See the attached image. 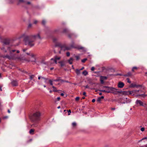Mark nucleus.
Returning a JSON list of instances; mask_svg holds the SVG:
<instances>
[{
	"label": "nucleus",
	"instance_id": "f257e3e1",
	"mask_svg": "<svg viewBox=\"0 0 147 147\" xmlns=\"http://www.w3.org/2000/svg\"><path fill=\"white\" fill-rule=\"evenodd\" d=\"M24 38V41L26 45H28L30 47H33L35 45L34 41L37 39H41V38L40 33L36 35H30L29 36L26 35L25 34H22L19 38Z\"/></svg>",
	"mask_w": 147,
	"mask_h": 147
},
{
	"label": "nucleus",
	"instance_id": "f03ea898",
	"mask_svg": "<svg viewBox=\"0 0 147 147\" xmlns=\"http://www.w3.org/2000/svg\"><path fill=\"white\" fill-rule=\"evenodd\" d=\"M41 114L39 111H37L34 113L30 117L31 121L35 122L38 121L40 118Z\"/></svg>",
	"mask_w": 147,
	"mask_h": 147
},
{
	"label": "nucleus",
	"instance_id": "7ed1b4c3",
	"mask_svg": "<svg viewBox=\"0 0 147 147\" xmlns=\"http://www.w3.org/2000/svg\"><path fill=\"white\" fill-rule=\"evenodd\" d=\"M55 46H59L61 47V49L65 51L68 50L70 49L71 48L70 47L66 46L65 45H62L60 43H58Z\"/></svg>",
	"mask_w": 147,
	"mask_h": 147
},
{
	"label": "nucleus",
	"instance_id": "20e7f679",
	"mask_svg": "<svg viewBox=\"0 0 147 147\" xmlns=\"http://www.w3.org/2000/svg\"><path fill=\"white\" fill-rule=\"evenodd\" d=\"M110 91V93H112L114 94H117L118 93H121L122 94V91H118L117 89L113 87L111 88Z\"/></svg>",
	"mask_w": 147,
	"mask_h": 147
},
{
	"label": "nucleus",
	"instance_id": "39448f33",
	"mask_svg": "<svg viewBox=\"0 0 147 147\" xmlns=\"http://www.w3.org/2000/svg\"><path fill=\"white\" fill-rule=\"evenodd\" d=\"M103 88H106V90H100V91L102 92H105L107 93H110L111 92L110 90L111 87H109L108 86H103Z\"/></svg>",
	"mask_w": 147,
	"mask_h": 147
},
{
	"label": "nucleus",
	"instance_id": "423d86ee",
	"mask_svg": "<svg viewBox=\"0 0 147 147\" xmlns=\"http://www.w3.org/2000/svg\"><path fill=\"white\" fill-rule=\"evenodd\" d=\"M11 59L14 60L18 59L20 61H21V58L19 57L18 56V55L15 54L13 55V54L11 55Z\"/></svg>",
	"mask_w": 147,
	"mask_h": 147
},
{
	"label": "nucleus",
	"instance_id": "0eeeda50",
	"mask_svg": "<svg viewBox=\"0 0 147 147\" xmlns=\"http://www.w3.org/2000/svg\"><path fill=\"white\" fill-rule=\"evenodd\" d=\"M2 42L3 45H8L10 43V40L9 38L5 39Z\"/></svg>",
	"mask_w": 147,
	"mask_h": 147
},
{
	"label": "nucleus",
	"instance_id": "6e6552de",
	"mask_svg": "<svg viewBox=\"0 0 147 147\" xmlns=\"http://www.w3.org/2000/svg\"><path fill=\"white\" fill-rule=\"evenodd\" d=\"M136 105L144 107L145 105H146V104L142 102L139 100H136Z\"/></svg>",
	"mask_w": 147,
	"mask_h": 147
},
{
	"label": "nucleus",
	"instance_id": "1a4fd4ad",
	"mask_svg": "<svg viewBox=\"0 0 147 147\" xmlns=\"http://www.w3.org/2000/svg\"><path fill=\"white\" fill-rule=\"evenodd\" d=\"M122 94H123L125 95H128V94H131L133 95H134V92L132 90L129 91H122Z\"/></svg>",
	"mask_w": 147,
	"mask_h": 147
},
{
	"label": "nucleus",
	"instance_id": "9d476101",
	"mask_svg": "<svg viewBox=\"0 0 147 147\" xmlns=\"http://www.w3.org/2000/svg\"><path fill=\"white\" fill-rule=\"evenodd\" d=\"M74 48L77 49L78 50H82L83 51H85L84 48L80 45H74Z\"/></svg>",
	"mask_w": 147,
	"mask_h": 147
},
{
	"label": "nucleus",
	"instance_id": "9b49d317",
	"mask_svg": "<svg viewBox=\"0 0 147 147\" xmlns=\"http://www.w3.org/2000/svg\"><path fill=\"white\" fill-rule=\"evenodd\" d=\"M11 84L12 86H17L18 85L17 81L16 80H13L11 82Z\"/></svg>",
	"mask_w": 147,
	"mask_h": 147
},
{
	"label": "nucleus",
	"instance_id": "f8f14e48",
	"mask_svg": "<svg viewBox=\"0 0 147 147\" xmlns=\"http://www.w3.org/2000/svg\"><path fill=\"white\" fill-rule=\"evenodd\" d=\"M124 86V84L123 83L121 82H119L118 85V86L119 88H121Z\"/></svg>",
	"mask_w": 147,
	"mask_h": 147
},
{
	"label": "nucleus",
	"instance_id": "ddd939ff",
	"mask_svg": "<svg viewBox=\"0 0 147 147\" xmlns=\"http://www.w3.org/2000/svg\"><path fill=\"white\" fill-rule=\"evenodd\" d=\"M61 59L60 57H58L56 56L54 57V62L56 63L57 64V60H59Z\"/></svg>",
	"mask_w": 147,
	"mask_h": 147
},
{
	"label": "nucleus",
	"instance_id": "4468645a",
	"mask_svg": "<svg viewBox=\"0 0 147 147\" xmlns=\"http://www.w3.org/2000/svg\"><path fill=\"white\" fill-rule=\"evenodd\" d=\"M16 51V53H20V51L19 50H16V51L15 49H13V50H10L9 53H10V55H11L12 54H13V53Z\"/></svg>",
	"mask_w": 147,
	"mask_h": 147
},
{
	"label": "nucleus",
	"instance_id": "2eb2a0df",
	"mask_svg": "<svg viewBox=\"0 0 147 147\" xmlns=\"http://www.w3.org/2000/svg\"><path fill=\"white\" fill-rule=\"evenodd\" d=\"M1 57L4 58H7L9 59H11V55L10 56H9V55H2Z\"/></svg>",
	"mask_w": 147,
	"mask_h": 147
},
{
	"label": "nucleus",
	"instance_id": "dca6fc26",
	"mask_svg": "<svg viewBox=\"0 0 147 147\" xmlns=\"http://www.w3.org/2000/svg\"><path fill=\"white\" fill-rule=\"evenodd\" d=\"M18 2L17 3V5H19L20 3L24 4L26 3V1L25 0H18Z\"/></svg>",
	"mask_w": 147,
	"mask_h": 147
},
{
	"label": "nucleus",
	"instance_id": "f3484780",
	"mask_svg": "<svg viewBox=\"0 0 147 147\" xmlns=\"http://www.w3.org/2000/svg\"><path fill=\"white\" fill-rule=\"evenodd\" d=\"M1 49L4 53L7 52V51L5 49V45H2V47L1 48Z\"/></svg>",
	"mask_w": 147,
	"mask_h": 147
},
{
	"label": "nucleus",
	"instance_id": "a211bd4d",
	"mask_svg": "<svg viewBox=\"0 0 147 147\" xmlns=\"http://www.w3.org/2000/svg\"><path fill=\"white\" fill-rule=\"evenodd\" d=\"M138 68H139L137 67H134L132 68L131 71L132 72H134L136 71L137 70Z\"/></svg>",
	"mask_w": 147,
	"mask_h": 147
},
{
	"label": "nucleus",
	"instance_id": "6ab92c4d",
	"mask_svg": "<svg viewBox=\"0 0 147 147\" xmlns=\"http://www.w3.org/2000/svg\"><path fill=\"white\" fill-rule=\"evenodd\" d=\"M126 100L125 102H122L123 103L125 104V103H129L131 102V99H128V98H126Z\"/></svg>",
	"mask_w": 147,
	"mask_h": 147
},
{
	"label": "nucleus",
	"instance_id": "aec40b11",
	"mask_svg": "<svg viewBox=\"0 0 147 147\" xmlns=\"http://www.w3.org/2000/svg\"><path fill=\"white\" fill-rule=\"evenodd\" d=\"M73 61V58L72 57H71L68 60V62L70 64H72Z\"/></svg>",
	"mask_w": 147,
	"mask_h": 147
},
{
	"label": "nucleus",
	"instance_id": "412c9836",
	"mask_svg": "<svg viewBox=\"0 0 147 147\" xmlns=\"http://www.w3.org/2000/svg\"><path fill=\"white\" fill-rule=\"evenodd\" d=\"M132 76V74L130 72H128L127 74L124 75L123 76L125 77L131 76Z\"/></svg>",
	"mask_w": 147,
	"mask_h": 147
},
{
	"label": "nucleus",
	"instance_id": "4be33fe9",
	"mask_svg": "<svg viewBox=\"0 0 147 147\" xmlns=\"http://www.w3.org/2000/svg\"><path fill=\"white\" fill-rule=\"evenodd\" d=\"M34 129H31L29 131V134L31 135H33L34 134Z\"/></svg>",
	"mask_w": 147,
	"mask_h": 147
},
{
	"label": "nucleus",
	"instance_id": "5701e85b",
	"mask_svg": "<svg viewBox=\"0 0 147 147\" xmlns=\"http://www.w3.org/2000/svg\"><path fill=\"white\" fill-rule=\"evenodd\" d=\"M139 96H141L143 97L144 98L146 96H147V94H138L136 95L137 97H138Z\"/></svg>",
	"mask_w": 147,
	"mask_h": 147
},
{
	"label": "nucleus",
	"instance_id": "b1692460",
	"mask_svg": "<svg viewBox=\"0 0 147 147\" xmlns=\"http://www.w3.org/2000/svg\"><path fill=\"white\" fill-rule=\"evenodd\" d=\"M30 55L32 57H34V61H32L33 62H35L36 59L35 58V55H34V54L31 53Z\"/></svg>",
	"mask_w": 147,
	"mask_h": 147
},
{
	"label": "nucleus",
	"instance_id": "393cba45",
	"mask_svg": "<svg viewBox=\"0 0 147 147\" xmlns=\"http://www.w3.org/2000/svg\"><path fill=\"white\" fill-rule=\"evenodd\" d=\"M59 63H60L61 67H63L65 65V63L63 61H59Z\"/></svg>",
	"mask_w": 147,
	"mask_h": 147
},
{
	"label": "nucleus",
	"instance_id": "a878e982",
	"mask_svg": "<svg viewBox=\"0 0 147 147\" xmlns=\"http://www.w3.org/2000/svg\"><path fill=\"white\" fill-rule=\"evenodd\" d=\"M104 98V96H102L101 97H99L98 98L97 101L98 102H100L101 101V100L102 99H103Z\"/></svg>",
	"mask_w": 147,
	"mask_h": 147
},
{
	"label": "nucleus",
	"instance_id": "bb28decb",
	"mask_svg": "<svg viewBox=\"0 0 147 147\" xmlns=\"http://www.w3.org/2000/svg\"><path fill=\"white\" fill-rule=\"evenodd\" d=\"M30 76V80H32L33 79V78H34L35 77V75H30L29 76Z\"/></svg>",
	"mask_w": 147,
	"mask_h": 147
},
{
	"label": "nucleus",
	"instance_id": "cd10ccee",
	"mask_svg": "<svg viewBox=\"0 0 147 147\" xmlns=\"http://www.w3.org/2000/svg\"><path fill=\"white\" fill-rule=\"evenodd\" d=\"M76 72L78 75H79L80 74V69H76Z\"/></svg>",
	"mask_w": 147,
	"mask_h": 147
},
{
	"label": "nucleus",
	"instance_id": "c85d7f7f",
	"mask_svg": "<svg viewBox=\"0 0 147 147\" xmlns=\"http://www.w3.org/2000/svg\"><path fill=\"white\" fill-rule=\"evenodd\" d=\"M52 88H53V91L55 92H57L59 90H57L56 88L54 86H52Z\"/></svg>",
	"mask_w": 147,
	"mask_h": 147
},
{
	"label": "nucleus",
	"instance_id": "c756f323",
	"mask_svg": "<svg viewBox=\"0 0 147 147\" xmlns=\"http://www.w3.org/2000/svg\"><path fill=\"white\" fill-rule=\"evenodd\" d=\"M61 105H62L63 107L65 106L66 105V103L64 101H62L61 102Z\"/></svg>",
	"mask_w": 147,
	"mask_h": 147
},
{
	"label": "nucleus",
	"instance_id": "7c9ffc66",
	"mask_svg": "<svg viewBox=\"0 0 147 147\" xmlns=\"http://www.w3.org/2000/svg\"><path fill=\"white\" fill-rule=\"evenodd\" d=\"M82 74L84 76H86L88 74L87 71L86 70H84L82 72Z\"/></svg>",
	"mask_w": 147,
	"mask_h": 147
},
{
	"label": "nucleus",
	"instance_id": "2f4dec72",
	"mask_svg": "<svg viewBox=\"0 0 147 147\" xmlns=\"http://www.w3.org/2000/svg\"><path fill=\"white\" fill-rule=\"evenodd\" d=\"M68 32V30L66 28L64 29L63 30V33H67Z\"/></svg>",
	"mask_w": 147,
	"mask_h": 147
},
{
	"label": "nucleus",
	"instance_id": "473e14b6",
	"mask_svg": "<svg viewBox=\"0 0 147 147\" xmlns=\"http://www.w3.org/2000/svg\"><path fill=\"white\" fill-rule=\"evenodd\" d=\"M60 80H61V82H64V81L63 80H60L59 79H57L55 80H53V81H56V82L59 81Z\"/></svg>",
	"mask_w": 147,
	"mask_h": 147
},
{
	"label": "nucleus",
	"instance_id": "72a5a7b5",
	"mask_svg": "<svg viewBox=\"0 0 147 147\" xmlns=\"http://www.w3.org/2000/svg\"><path fill=\"white\" fill-rule=\"evenodd\" d=\"M76 60H78L80 59V57L79 55H76L75 56Z\"/></svg>",
	"mask_w": 147,
	"mask_h": 147
},
{
	"label": "nucleus",
	"instance_id": "f704fd0d",
	"mask_svg": "<svg viewBox=\"0 0 147 147\" xmlns=\"http://www.w3.org/2000/svg\"><path fill=\"white\" fill-rule=\"evenodd\" d=\"M134 92V94L137 93L139 91V90H132Z\"/></svg>",
	"mask_w": 147,
	"mask_h": 147
},
{
	"label": "nucleus",
	"instance_id": "c9c22d12",
	"mask_svg": "<svg viewBox=\"0 0 147 147\" xmlns=\"http://www.w3.org/2000/svg\"><path fill=\"white\" fill-rule=\"evenodd\" d=\"M111 75V76L113 75L114 76H123V75H122V74H115Z\"/></svg>",
	"mask_w": 147,
	"mask_h": 147
},
{
	"label": "nucleus",
	"instance_id": "e433bc0d",
	"mask_svg": "<svg viewBox=\"0 0 147 147\" xmlns=\"http://www.w3.org/2000/svg\"><path fill=\"white\" fill-rule=\"evenodd\" d=\"M46 23V21L45 20H43L42 21V25L44 26L45 25Z\"/></svg>",
	"mask_w": 147,
	"mask_h": 147
},
{
	"label": "nucleus",
	"instance_id": "4c0bfd02",
	"mask_svg": "<svg viewBox=\"0 0 147 147\" xmlns=\"http://www.w3.org/2000/svg\"><path fill=\"white\" fill-rule=\"evenodd\" d=\"M53 80H49V82L50 84V85L51 86H53Z\"/></svg>",
	"mask_w": 147,
	"mask_h": 147
},
{
	"label": "nucleus",
	"instance_id": "58836bf2",
	"mask_svg": "<svg viewBox=\"0 0 147 147\" xmlns=\"http://www.w3.org/2000/svg\"><path fill=\"white\" fill-rule=\"evenodd\" d=\"M87 60V58H85L82 60V63H84Z\"/></svg>",
	"mask_w": 147,
	"mask_h": 147
},
{
	"label": "nucleus",
	"instance_id": "ea45409f",
	"mask_svg": "<svg viewBox=\"0 0 147 147\" xmlns=\"http://www.w3.org/2000/svg\"><path fill=\"white\" fill-rule=\"evenodd\" d=\"M68 112V115H69L71 113V111L70 110H69L68 111H67Z\"/></svg>",
	"mask_w": 147,
	"mask_h": 147
},
{
	"label": "nucleus",
	"instance_id": "a19ab883",
	"mask_svg": "<svg viewBox=\"0 0 147 147\" xmlns=\"http://www.w3.org/2000/svg\"><path fill=\"white\" fill-rule=\"evenodd\" d=\"M70 54L69 52H67L66 53V55L67 57H69L70 56Z\"/></svg>",
	"mask_w": 147,
	"mask_h": 147
},
{
	"label": "nucleus",
	"instance_id": "79ce46f5",
	"mask_svg": "<svg viewBox=\"0 0 147 147\" xmlns=\"http://www.w3.org/2000/svg\"><path fill=\"white\" fill-rule=\"evenodd\" d=\"M127 82L129 83H131V81L130 80H129V78H127Z\"/></svg>",
	"mask_w": 147,
	"mask_h": 147
},
{
	"label": "nucleus",
	"instance_id": "37998d69",
	"mask_svg": "<svg viewBox=\"0 0 147 147\" xmlns=\"http://www.w3.org/2000/svg\"><path fill=\"white\" fill-rule=\"evenodd\" d=\"M80 99V97H76L75 98V100L76 101H77L79 100Z\"/></svg>",
	"mask_w": 147,
	"mask_h": 147
},
{
	"label": "nucleus",
	"instance_id": "c03bdc74",
	"mask_svg": "<svg viewBox=\"0 0 147 147\" xmlns=\"http://www.w3.org/2000/svg\"><path fill=\"white\" fill-rule=\"evenodd\" d=\"M24 4H28V5H29V4H30V3L29 1L26 2V3H25Z\"/></svg>",
	"mask_w": 147,
	"mask_h": 147
},
{
	"label": "nucleus",
	"instance_id": "a18cd8bd",
	"mask_svg": "<svg viewBox=\"0 0 147 147\" xmlns=\"http://www.w3.org/2000/svg\"><path fill=\"white\" fill-rule=\"evenodd\" d=\"M59 31V30L58 29H56L54 30V32H56Z\"/></svg>",
	"mask_w": 147,
	"mask_h": 147
},
{
	"label": "nucleus",
	"instance_id": "49530a36",
	"mask_svg": "<svg viewBox=\"0 0 147 147\" xmlns=\"http://www.w3.org/2000/svg\"><path fill=\"white\" fill-rule=\"evenodd\" d=\"M144 129L145 128L144 127H142L141 129V130L142 131H144Z\"/></svg>",
	"mask_w": 147,
	"mask_h": 147
},
{
	"label": "nucleus",
	"instance_id": "de8ad7c7",
	"mask_svg": "<svg viewBox=\"0 0 147 147\" xmlns=\"http://www.w3.org/2000/svg\"><path fill=\"white\" fill-rule=\"evenodd\" d=\"M72 36V34H69L68 35V37L69 38H71V36Z\"/></svg>",
	"mask_w": 147,
	"mask_h": 147
},
{
	"label": "nucleus",
	"instance_id": "09e8293b",
	"mask_svg": "<svg viewBox=\"0 0 147 147\" xmlns=\"http://www.w3.org/2000/svg\"><path fill=\"white\" fill-rule=\"evenodd\" d=\"M95 69V68L94 67H91V70L92 71H93Z\"/></svg>",
	"mask_w": 147,
	"mask_h": 147
},
{
	"label": "nucleus",
	"instance_id": "8fccbe9b",
	"mask_svg": "<svg viewBox=\"0 0 147 147\" xmlns=\"http://www.w3.org/2000/svg\"><path fill=\"white\" fill-rule=\"evenodd\" d=\"M131 87H135L136 86V85L133 84H131Z\"/></svg>",
	"mask_w": 147,
	"mask_h": 147
},
{
	"label": "nucleus",
	"instance_id": "3c124183",
	"mask_svg": "<svg viewBox=\"0 0 147 147\" xmlns=\"http://www.w3.org/2000/svg\"><path fill=\"white\" fill-rule=\"evenodd\" d=\"M27 50V49H24L22 50V51H23L24 52H25V51H26Z\"/></svg>",
	"mask_w": 147,
	"mask_h": 147
},
{
	"label": "nucleus",
	"instance_id": "603ef678",
	"mask_svg": "<svg viewBox=\"0 0 147 147\" xmlns=\"http://www.w3.org/2000/svg\"><path fill=\"white\" fill-rule=\"evenodd\" d=\"M84 87H85L86 88H89V86L88 85H87L85 86H84Z\"/></svg>",
	"mask_w": 147,
	"mask_h": 147
},
{
	"label": "nucleus",
	"instance_id": "864d4df0",
	"mask_svg": "<svg viewBox=\"0 0 147 147\" xmlns=\"http://www.w3.org/2000/svg\"><path fill=\"white\" fill-rule=\"evenodd\" d=\"M83 94L84 95V96H86V92H83Z\"/></svg>",
	"mask_w": 147,
	"mask_h": 147
},
{
	"label": "nucleus",
	"instance_id": "5fc2aeb1",
	"mask_svg": "<svg viewBox=\"0 0 147 147\" xmlns=\"http://www.w3.org/2000/svg\"><path fill=\"white\" fill-rule=\"evenodd\" d=\"M100 82L101 84H103L104 83V81L102 80H100Z\"/></svg>",
	"mask_w": 147,
	"mask_h": 147
},
{
	"label": "nucleus",
	"instance_id": "6e6d98bb",
	"mask_svg": "<svg viewBox=\"0 0 147 147\" xmlns=\"http://www.w3.org/2000/svg\"><path fill=\"white\" fill-rule=\"evenodd\" d=\"M32 25L31 24H29L28 26V27L30 28V27H31L32 26Z\"/></svg>",
	"mask_w": 147,
	"mask_h": 147
},
{
	"label": "nucleus",
	"instance_id": "4d7b16f0",
	"mask_svg": "<svg viewBox=\"0 0 147 147\" xmlns=\"http://www.w3.org/2000/svg\"><path fill=\"white\" fill-rule=\"evenodd\" d=\"M53 40L54 42H55L56 41L57 39L55 38H54L53 39Z\"/></svg>",
	"mask_w": 147,
	"mask_h": 147
},
{
	"label": "nucleus",
	"instance_id": "13d9d810",
	"mask_svg": "<svg viewBox=\"0 0 147 147\" xmlns=\"http://www.w3.org/2000/svg\"><path fill=\"white\" fill-rule=\"evenodd\" d=\"M37 23V21H36V20H35L34 22V24H36Z\"/></svg>",
	"mask_w": 147,
	"mask_h": 147
},
{
	"label": "nucleus",
	"instance_id": "bf43d9fd",
	"mask_svg": "<svg viewBox=\"0 0 147 147\" xmlns=\"http://www.w3.org/2000/svg\"><path fill=\"white\" fill-rule=\"evenodd\" d=\"M26 54L28 55H30V54L31 53H30V52H29V53H26Z\"/></svg>",
	"mask_w": 147,
	"mask_h": 147
},
{
	"label": "nucleus",
	"instance_id": "052dcab7",
	"mask_svg": "<svg viewBox=\"0 0 147 147\" xmlns=\"http://www.w3.org/2000/svg\"><path fill=\"white\" fill-rule=\"evenodd\" d=\"M147 139V138L146 137H145L144 138H143L142 140H140V141L142 140H144V139Z\"/></svg>",
	"mask_w": 147,
	"mask_h": 147
},
{
	"label": "nucleus",
	"instance_id": "680f3d73",
	"mask_svg": "<svg viewBox=\"0 0 147 147\" xmlns=\"http://www.w3.org/2000/svg\"><path fill=\"white\" fill-rule=\"evenodd\" d=\"M57 99L59 101L60 100V97H58L57 98Z\"/></svg>",
	"mask_w": 147,
	"mask_h": 147
},
{
	"label": "nucleus",
	"instance_id": "e2e57ef3",
	"mask_svg": "<svg viewBox=\"0 0 147 147\" xmlns=\"http://www.w3.org/2000/svg\"><path fill=\"white\" fill-rule=\"evenodd\" d=\"M95 99H93L92 100V102H95Z\"/></svg>",
	"mask_w": 147,
	"mask_h": 147
},
{
	"label": "nucleus",
	"instance_id": "0e129e2a",
	"mask_svg": "<svg viewBox=\"0 0 147 147\" xmlns=\"http://www.w3.org/2000/svg\"><path fill=\"white\" fill-rule=\"evenodd\" d=\"M144 107L146 109V110L147 111V105L146 104V105H145L144 106Z\"/></svg>",
	"mask_w": 147,
	"mask_h": 147
},
{
	"label": "nucleus",
	"instance_id": "69168bd1",
	"mask_svg": "<svg viewBox=\"0 0 147 147\" xmlns=\"http://www.w3.org/2000/svg\"><path fill=\"white\" fill-rule=\"evenodd\" d=\"M84 69V67H82L81 69H80V70H82L83 69Z\"/></svg>",
	"mask_w": 147,
	"mask_h": 147
},
{
	"label": "nucleus",
	"instance_id": "338daca9",
	"mask_svg": "<svg viewBox=\"0 0 147 147\" xmlns=\"http://www.w3.org/2000/svg\"><path fill=\"white\" fill-rule=\"evenodd\" d=\"M1 88H2V86H0V90L1 91H2V90Z\"/></svg>",
	"mask_w": 147,
	"mask_h": 147
},
{
	"label": "nucleus",
	"instance_id": "774afa93",
	"mask_svg": "<svg viewBox=\"0 0 147 147\" xmlns=\"http://www.w3.org/2000/svg\"><path fill=\"white\" fill-rule=\"evenodd\" d=\"M64 95V94L63 93H61V95L63 96V95Z\"/></svg>",
	"mask_w": 147,
	"mask_h": 147
}]
</instances>
